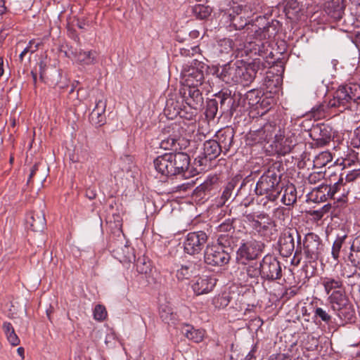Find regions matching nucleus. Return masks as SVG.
I'll list each match as a JSON object with an SVG mask.
<instances>
[{
    "instance_id": "nucleus-1",
    "label": "nucleus",
    "mask_w": 360,
    "mask_h": 360,
    "mask_svg": "<svg viewBox=\"0 0 360 360\" xmlns=\"http://www.w3.org/2000/svg\"><path fill=\"white\" fill-rule=\"evenodd\" d=\"M190 165V157L185 153H165L154 160L155 169L169 176L186 172Z\"/></svg>"
},
{
    "instance_id": "nucleus-2",
    "label": "nucleus",
    "mask_w": 360,
    "mask_h": 360,
    "mask_svg": "<svg viewBox=\"0 0 360 360\" xmlns=\"http://www.w3.org/2000/svg\"><path fill=\"white\" fill-rule=\"evenodd\" d=\"M281 191V175L274 167L268 169L257 182L256 194L264 195L270 201H275Z\"/></svg>"
},
{
    "instance_id": "nucleus-3",
    "label": "nucleus",
    "mask_w": 360,
    "mask_h": 360,
    "mask_svg": "<svg viewBox=\"0 0 360 360\" xmlns=\"http://www.w3.org/2000/svg\"><path fill=\"white\" fill-rule=\"evenodd\" d=\"M204 68L205 64L197 59H193L191 65H185L181 71L184 85L201 86L204 81Z\"/></svg>"
},
{
    "instance_id": "nucleus-4",
    "label": "nucleus",
    "mask_w": 360,
    "mask_h": 360,
    "mask_svg": "<svg viewBox=\"0 0 360 360\" xmlns=\"http://www.w3.org/2000/svg\"><path fill=\"white\" fill-rule=\"evenodd\" d=\"M238 83L243 85L251 84L256 77L257 72L264 68V65L259 58L254 59L251 63L243 60H237Z\"/></svg>"
},
{
    "instance_id": "nucleus-5",
    "label": "nucleus",
    "mask_w": 360,
    "mask_h": 360,
    "mask_svg": "<svg viewBox=\"0 0 360 360\" xmlns=\"http://www.w3.org/2000/svg\"><path fill=\"white\" fill-rule=\"evenodd\" d=\"M245 218L252 229L262 237H269L272 234V229L276 226L275 222L265 213L257 215L246 214Z\"/></svg>"
},
{
    "instance_id": "nucleus-6",
    "label": "nucleus",
    "mask_w": 360,
    "mask_h": 360,
    "mask_svg": "<svg viewBox=\"0 0 360 360\" xmlns=\"http://www.w3.org/2000/svg\"><path fill=\"white\" fill-rule=\"evenodd\" d=\"M235 274L238 280L245 285L257 284L261 276L260 265L257 262H240Z\"/></svg>"
},
{
    "instance_id": "nucleus-7",
    "label": "nucleus",
    "mask_w": 360,
    "mask_h": 360,
    "mask_svg": "<svg viewBox=\"0 0 360 360\" xmlns=\"http://www.w3.org/2000/svg\"><path fill=\"white\" fill-rule=\"evenodd\" d=\"M259 265L262 278L274 281L279 279L282 276L280 262L273 255L264 256Z\"/></svg>"
},
{
    "instance_id": "nucleus-8",
    "label": "nucleus",
    "mask_w": 360,
    "mask_h": 360,
    "mask_svg": "<svg viewBox=\"0 0 360 360\" xmlns=\"http://www.w3.org/2000/svg\"><path fill=\"white\" fill-rule=\"evenodd\" d=\"M322 250L320 238L314 233H307L303 240L302 252L307 262H311L318 259Z\"/></svg>"
},
{
    "instance_id": "nucleus-9",
    "label": "nucleus",
    "mask_w": 360,
    "mask_h": 360,
    "mask_svg": "<svg viewBox=\"0 0 360 360\" xmlns=\"http://www.w3.org/2000/svg\"><path fill=\"white\" fill-rule=\"evenodd\" d=\"M205 262L211 266H223L229 262L231 257L227 250L220 245H207L204 255Z\"/></svg>"
},
{
    "instance_id": "nucleus-10",
    "label": "nucleus",
    "mask_w": 360,
    "mask_h": 360,
    "mask_svg": "<svg viewBox=\"0 0 360 360\" xmlns=\"http://www.w3.org/2000/svg\"><path fill=\"white\" fill-rule=\"evenodd\" d=\"M295 237L297 238L298 245L301 244V237L296 229L288 228L281 235L278 240L280 254L283 257H289L295 249Z\"/></svg>"
},
{
    "instance_id": "nucleus-11",
    "label": "nucleus",
    "mask_w": 360,
    "mask_h": 360,
    "mask_svg": "<svg viewBox=\"0 0 360 360\" xmlns=\"http://www.w3.org/2000/svg\"><path fill=\"white\" fill-rule=\"evenodd\" d=\"M264 248L263 243L255 240L243 243L237 251V260L239 262L255 260L262 252Z\"/></svg>"
},
{
    "instance_id": "nucleus-12",
    "label": "nucleus",
    "mask_w": 360,
    "mask_h": 360,
    "mask_svg": "<svg viewBox=\"0 0 360 360\" xmlns=\"http://www.w3.org/2000/svg\"><path fill=\"white\" fill-rule=\"evenodd\" d=\"M276 126L272 123H266L262 128L250 131L246 136V143L255 145L268 142L275 134Z\"/></svg>"
},
{
    "instance_id": "nucleus-13",
    "label": "nucleus",
    "mask_w": 360,
    "mask_h": 360,
    "mask_svg": "<svg viewBox=\"0 0 360 360\" xmlns=\"http://www.w3.org/2000/svg\"><path fill=\"white\" fill-rule=\"evenodd\" d=\"M110 248L112 249L114 257L121 263L129 264L135 260L134 248L127 245L123 238H121L120 241L118 240L111 242Z\"/></svg>"
},
{
    "instance_id": "nucleus-14",
    "label": "nucleus",
    "mask_w": 360,
    "mask_h": 360,
    "mask_svg": "<svg viewBox=\"0 0 360 360\" xmlns=\"http://www.w3.org/2000/svg\"><path fill=\"white\" fill-rule=\"evenodd\" d=\"M207 236L204 231L191 232L184 242V250L190 255L198 253L207 242Z\"/></svg>"
},
{
    "instance_id": "nucleus-15",
    "label": "nucleus",
    "mask_w": 360,
    "mask_h": 360,
    "mask_svg": "<svg viewBox=\"0 0 360 360\" xmlns=\"http://www.w3.org/2000/svg\"><path fill=\"white\" fill-rule=\"evenodd\" d=\"M296 144L297 139L295 135L285 136L281 134H275L272 147L278 155H285L289 153Z\"/></svg>"
},
{
    "instance_id": "nucleus-16",
    "label": "nucleus",
    "mask_w": 360,
    "mask_h": 360,
    "mask_svg": "<svg viewBox=\"0 0 360 360\" xmlns=\"http://www.w3.org/2000/svg\"><path fill=\"white\" fill-rule=\"evenodd\" d=\"M186 103L193 108H197L202 103L203 98L198 86L184 85L181 90Z\"/></svg>"
},
{
    "instance_id": "nucleus-17",
    "label": "nucleus",
    "mask_w": 360,
    "mask_h": 360,
    "mask_svg": "<svg viewBox=\"0 0 360 360\" xmlns=\"http://www.w3.org/2000/svg\"><path fill=\"white\" fill-rule=\"evenodd\" d=\"M311 136L317 146H326L331 140V129L326 124H321L314 127Z\"/></svg>"
},
{
    "instance_id": "nucleus-18",
    "label": "nucleus",
    "mask_w": 360,
    "mask_h": 360,
    "mask_svg": "<svg viewBox=\"0 0 360 360\" xmlns=\"http://www.w3.org/2000/svg\"><path fill=\"white\" fill-rule=\"evenodd\" d=\"M345 0H330L324 4L323 9L335 21L342 18L345 8Z\"/></svg>"
},
{
    "instance_id": "nucleus-19",
    "label": "nucleus",
    "mask_w": 360,
    "mask_h": 360,
    "mask_svg": "<svg viewBox=\"0 0 360 360\" xmlns=\"http://www.w3.org/2000/svg\"><path fill=\"white\" fill-rule=\"evenodd\" d=\"M215 285V279L209 276H202L195 278L192 289L196 295H201L210 292Z\"/></svg>"
},
{
    "instance_id": "nucleus-20",
    "label": "nucleus",
    "mask_w": 360,
    "mask_h": 360,
    "mask_svg": "<svg viewBox=\"0 0 360 360\" xmlns=\"http://www.w3.org/2000/svg\"><path fill=\"white\" fill-rule=\"evenodd\" d=\"M219 78L228 84H236L238 83L239 74L238 73L237 60L229 63L221 68Z\"/></svg>"
},
{
    "instance_id": "nucleus-21",
    "label": "nucleus",
    "mask_w": 360,
    "mask_h": 360,
    "mask_svg": "<svg viewBox=\"0 0 360 360\" xmlns=\"http://www.w3.org/2000/svg\"><path fill=\"white\" fill-rule=\"evenodd\" d=\"M215 136L217 139V141L219 147L224 153H226L233 143L234 137L233 129L231 127L221 129L217 132Z\"/></svg>"
},
{
    "instance_id": "nucleus-22",
    "label": "nucleus",
    "mask_w": 360,
    "mask_h": 360,
    "mask_svg": "<svg viewBox=\"0 0 360 360\" xmlns=\"http://www.w3.org/2000/svg\"><path fill=\"white\" fill-rule=\"evenodd\" d=\"M27 224L34 232H40L46 226L45 214L43 210H34L27 218Z\"/></svg>"
},
{
    "instance_id": "nucleus-23",
    "label": "nucleus",
    "mask_w": 360,
    "mask_h": 360,
    "mask_svg": "<svg viewBox=\"0 0 360 360\" xmlns=\"http://www.w3.org/2000/svg\"><path fill=\"white\" fill-rule=\"evenodd\" d=\"M349 103L347 94L344 93L341 87H339L335 92L333 98L329 100L328 106L330 108H336L338 111L342 112L349 108Z\"/></svg>"
},
{
    "instance_id": "nucleus-24",
    "label": "nucleus",
    "mask_w": 360,
    "mask_h": 360,
    "mask_svg": "<svg viewBox=\"0 0 360 360\" xmlns=\"http://www.w3.org/2000/svg\"><path fill=\"white\" fill-rule=\"evenodd\" d=\"M159 315L162 321L168 325H175L179 319L176 312L169 303L160 304Z\"/></svg>"
},
{
    "instance_id": "nucleus-25",
    "label": "nucleus",
    "mask_w": 360,
    "mask_h": 360,
    "mask_svg": "<svg viewBox=\"0 0 360 360\" xmlns=\"http://www.w3.org/2000/svg\"><path fill=\"white\" fill-rule=\"evenodd\" d=\"M321 283L326 293L329 295L332 292L345 290L343 281L340 277H325Z\"/></svg>"
},
{
    "instance_id": "nucleus-26",
    "label": "nucleus",
    "mask_w": 360,
    "mask_h": 360,
    "mask_svg": "<svg viewBox=\"0 0 360 360\" xmlns=\"http://www.w3.org/2000/svg\"><path fill=\"white\" fill-rule=\"evenodd\" d=\"M328 302L332 309L335 311L337 309H340V307L344 306L345 304H347L349 300L346 295L345 290H341L337 292H332L328 296Z\"/></svg>"
},
{
    "instance_id": "nucleus-27",
    "label": "nucleus",
    "mask_w": 360,
    "mask_h": 360,
    "mask_svg": "<svg viewBox=\"0 0 360 360\" xmlns=\"http://www.w3.org/2000/svg\"><path fill=\"white\" fill-rule=\"evenodd\" d=\"M281 201L284 205L290 206L296 202L297 191L293 184H288L285 187L281 186Z\"/></svg>"
},
{
    "instance_id": "nucleus-28",
    "label": "nucleus",
    "mask_w": 360,
    "mask_h": 360,
    "mask_svg": "<svg viewBox=\"0 0 360 360\" xmlns=\"http://www.w3.org/2000/svg\"><path fill=\"white\" fill-rule=\"evenodd\" d=\"M203 150L205 157L210 160L218 157L220 153L223 151L217 143V141L212 139L206 141L204 143Z\"/></svg>"
},
{
    "instance_id": "nucleus-29",
    "label": "nucleus",
    "mask_w": 360,
    "mask_h": 360,
    "mask_svg": "<svg viewBox=\"0 0 360 360\" xmlns=\"http://www.w3.org/2000/svg\"><path fill=\"white\" fill-rule=\"evenodd\" d=\"M345 94H347L349 102L360 103V85L356 83H350L347 85L340 86Z\"/></svg>"
},
{
    "instance_id": "nucleus-30",
    "label": "nucleus",
    "mask_w": 360,
    "mask_h": 360,
    "mask_svg": "<svg viewBox=\"0 0 360 360\" xmlns=\"http://www.w3.org/2000/svg\"><path fill=\"white\" fill-rule=\"evenodd\" d=\"M97 52L96 51H79L75 53V58L82 65H93L96 63Z\"/></svg>"
},
{
    "instance_id": "nucleus-31",
    "label": "nucleus",
    "mask_w": 360,
    "mask_h": 360,
    "mask_svg": "<svg viewBox=\"0 0 360 360\" xmlns=\"http://www.w3.org/2000/svg\"><path fill=\"white\" fill-rule=\"evenodd\" d=\"M329 186L330 188V199L339 200L341 197L345 196L349 193L348 191H346L347 184L343 182L342 177H340L333 186Z\"/></svg>"
},
{
    "instance_id": "nucleus-32",
    "label": "nucleus",
    "mask_w": 360,
    "mask_h": 360,
    "mask_svg": "<svg viewBox=\"0 0 360 360\" xmlns=\"http://www.w3.org/2000/svg\"><path fill=\"white\" fill-rule=\"evenodd\" d=\"M335 311L338 316L345 322H351L354 319L355 311L350 301Z\"/></svg>"
},
{
    "instance_id": "nucleus-33",
    "label": "nucleus",
    "mask_w": 360,
    "mask_h": 360,
    "mask_svg": "<svg viewBox=\"0 0 360 360\" xmlns=\"http://www.w3.org/2000/svg\"><path fill=\"white\" fill-rule=\"evenodd\" d=\"M330 186L327 184H321L317 188L312 190L311 195L314 197V200L318 202L326 201L330 198Z\"/></svg>"
},
{
    "instance_id": "nucleus-34",
    "label": "nucleus",
    "mask_w": 360,
    "mask_h": 360,
    "mask_svg": "<svg viewBox=\"0 0 360 360\" xmlns=\"http://www.w3.org/2000/svg\"><path fill=\"white\" fill-rule=\"evenodd\" d=\"M182 333L188 340L195 342H200L203 340L204 331L195 329L192 326L186 325L182 328Z\"/></svg>"
},
{
    "instance_id": "nucleus-35",
    "label": "nucleus",
    "mask_w": 360,
    "mask_h": 360,
    "mask_svg": "<svg viewBox=\"0 0 360 360\" xmlns=\"http://www.w3.org/2000/svg\"><path fill=\"white\" fill-rule=\"evenodd\" d=\"M349 259L355 266L360 269V236L353 241Z\"/></svg>"
},
{
    "instance_id": "nucleus-36",
    "label": "nucleus",
    "mask_w": 360,
    "mask_h": 360,
    "mask_svg": "<svg viewBox=\"0 0 360 360\" xmlns=\"http://www.w3.org/2000/svg\"><path fill=\"white\" fill-rule=\"evenodd\" d=\"M180 141L176 136H169L161 141L160 147L165 150H177L181 148Z\"/></svg>"
},
{
    "instance_id": "nucleus-37",
    "label": "nucleus",
    "mask_w": 360,
    "mask_h": 360,
    "mask_svg": "<svg viewBox=\"0 0 360 360\" xmlns=\"http://www.w3.org/2000/svg\"><path fill=\"white\" fill-rule=\"evenodd\" d=\"M3 330L6 335L7 340L13 346H17L20 344V339L16 335L11 323L4 322L3 323Z\"/></svg>"
},
{
    "instance_id": "nucleus-38",
    "label": "nucleus",
    "mask_w": 360,
    "mask_h": 360,
    "mask_svg": "<svg viewBox=\"0 0 360 360\" xmlns=\"http://www.w3.org/2000/svg\"><path fill=\"white\" fill-rule=\"evenodd\" d=\"M195 269V264L192 263L182 265L181 268L176 271V276L179 281L188 279L193 276Z\"/></svg>"
},
{
    "instance_id": "nucleus-39",
    "label": "nucleus",
    "mask_w": 360,
    "mask_h": 360,
    "mask_svg": "<svg viewBox=\"0 0 360 360\" xmlns=\"http://www.w3.org/2000/svg\"><path fill=\"white\" fill-rule=\"evenodd\" d=\"M332 160L333 157L331 153L328 151H323L315 157L314 165L315 167L321 168L330 162Z\"/></svg>"
},
{
    "instance_id": "nucleus-40",
    "label": "nucleus",
    "mask_w": 360,
    "mask_h": 360,
    "mask_svg": "<svg viewBox=\"0 0 360 360\" xmlns=\"http://www.w3.org/2000/svg\"><path fill=\"white\" fill-rule=\"evenodd\" d=\"M193 12L198 18L203 20L210 15L212 9L210 6L198 4L193 7Z\"/></svg>"
},
{
    "instance_id": "nucleus-41",
    "label": "nucleus",
    "mask_w": 360,
    "mask_h": 360,
    "mask_svg": "<svg viewBox=\"0 0 360 360\" xmlns=\"http://www.w3.org/2000/svg\"><path fill=\"white\" fill-rule=\"evenodd\" d=\"M218 111V102L216 99H211L207 101L205 116L208 120H214Z\"/></svg>"
},
{
    "instance_id": "nucleus-42",
    "label": "nucleus",
    "mask_w": 360,
    "mask_h": 360,
    "mask_svg": "<svg viewBox=\"0 0 360 360\" xmlns=\"http://www.w3.org/2000/svg\"><path fill=\"white\" fill-rule=\"evenodd\" d=\"M214 245H220L222 247V249L229 248L232 249L235 244L233 239L228 233H221L218 236L217 243Z\"/></svg>"
},
{
    "instance_id": "nucleus-43",
    "label": "nucleus",
    "mask_w": 360,
    "mask_h": 360,
    "mask_svg": "<svg viewBox=\"0 0 360 360\" xmlns=\"http://www.w3.org/2000/svg\"><path fill=\"white\" fill-rule=\"evenodd\" d=\"M342 158L343 159L342 164L344 167L351 166L356 163L360 164V154L354 150H352L345 158L342 157Z\"/></svg>"
},
{
    "instance_id": "nucleus-44",
    "label": "nucleus",
    "mask_w": 360,
    "mask_h": 360,
    "mask_svg": "<svg viewBox=\"0 0 360 360\" xmlns=\"http://www.w3.org/2000/svg\"><path fill=\"white\" fill-rule=\"evenodd\" d=\"M229 302V297L225 294L219 295L212 299L213 305L218 309L226 307Z\"/></svg>"
},
{
    "instance_id": "nucleus-45",
    "label": "nucleus",
    "mask_w": 360,
    "mask_h": 360,
    "mask_svg": "<svg viewBox=\"0 0 360 360\" xmlns=\"http://www.w3.org/2000/svg\"><path fill=\"white\" fill-rule=\"evenodd\" d=\"M136 271L139 274H146L150 271V264L146 258H138L136 263Z\"/></svg>"
},
{
    "instance_id": "nucleus-46",
    "label": "nucleus",
    "mask_w": 360,
    "mask_h": 360,
    "mask_svg": "<svg viewBox=\"0 0 360 360\" xmlns=\"http://www.w3.org/2000/svg\"><path fill=\"white\" fill-rule=\"evenodd\" d=\"M314 317L319 319L326 324L331 323L332 316L329 314L328 311L321 307H316L314 309Z\"/></svg>"
},
{
    "instance_id": "nucleus-47",
    "label": "nucleus",
    "mask_w": 360,
    "mask_h": 360,
    "mask_svg": "<svg viewBox=\"0 0 360 360\" xmlns=\"http://www.w3.org/2000/svg\"><path fill=\"white\" fill-rule=\"evenodd\" d=\"M108 313L105 307L101 304L96 305L94 309V318L98 321H104L107 317Z\"/></svg>"
},
{
    "instance_id": "nucleus-48",
    "label": "nucleus",
    "mask_w": 360,
    "mask_h": 360,
    "mask_svg": "<svg viewBox=\"0 0 360 360\" xmlns=\"http://www.w3.org/2000/svg\"><path fill=\"white\" fill-rule=\"evenodd\" d=\"M105 112L92 111L90 115L91 120L94 124L101 127L105 123Z\"/></svg>"
},
{
    "instance_id": "nucleus-49",
    "label": "nucleus",
    "mask_w": 360,
    "mask_h": 360,
    "mask_svg": "<svg viewBox=\"0 0 360 360\" xmlns=\"http://www.w3.org/2000/svg\"><path fill=\"white\" fill-rule=\"evenodd\" d=\"M259 45L257 44L255 42L252 41H246L244 43L243 49L246 55H248L249 53H252L254 51L255 54H257L259 52Z\"/></svg>"
},
{
    "instance_id": "nucleus-50",
    "label": "nucleus",
    "mask_w": 360,
    "mask_h": 360,
    "mask_svg": "<svg viewBox=\"0 0 360 360\" xmlns=\"http://www.w3.org/2000/svg\"><path fill=\"white\" fill-rule=\"evenodd\" d=\"M76 155V158H75V155H73L71 159L74 162H82L87 160L89 158L88 151L82 148L77 150Z\"/></svg>"
},
{
    "instance_id": "nucleus-51",
    "label": "nucleus",
    "mask_w": 360,
    "mask_h": 360,
    "mask_svg": "<svg viewBox=\"0 0 360 360\" xmlns=\"http://www.w3.org/2000/svg\"><path fill=\"white\" fill-rule=\"evenodd\" d=\"M345 236L342 237V238H337L333 245V248H332V255H333V257L337 259L338 257H339V253H340V249H341V247H342V245L343 243V240H344V238H345Z\"/></svg>"
},
{
    "instance_id": "nucleus-52",
    "label": "nucleus",
    "mask_w": 360,
    "mask_h": 360,
    "mask_svg": "<svg viewBox=\"0 0 360 360\" xmlns=\"http://www.w3.org/2000/svg\"><path fill=\"white\" fill-rule=\"evenodd\" d=\"M107 105V99L102 95L101 98L98 99L96 106L93 111H98L100 112H105Z\"/></svg>"
},
{
    "instance_id": "nucleus-53",
    "label": "nucleus",
    "mask_w": 360,
    "mask_h": 360,
    "mask_svg": "<svg viewBox=\"0 0 360 360\" xmlns=\"http://www.w3.org/2000/svg\"><path fill=\"white\" fill-rule=\"evenodd\" d=\"M212 184H213L212 179H207L204 183H202L200 186H198L195 188V191H197V193L205 192L207 191H209L211 189Z\"/></svg>"
},
{
    "instance_id": "nucleus-54",
    "label": "nucleus",
    "mask_w": 360,
    "mask_h": 360,
    "mask_svg": "<svg viewBox=\"0 0 360 360\" xmlns=\"http://www.w3.org/2000/svg\"><path fill=\"white\" fill-rule=\"evenodd\" d=\"M230 96L231 91H229V90L221 91L216 94V96L219 99L221 106H223L225 104L226 101L228 98H230Z\"/></svg>"
},
{
    "instance_id": "nucleus-55",
    "label": "nucleus",
    "mask_w": 360,
    "mask_h": 360,
    "mask_svg": "<svg viewBox=\"0 0 360 360\" xmlns=\"http://www.w3.org/2000/svg\"><path fill=\"white\" fill-rule=\"evenodd\" d=\"M38 47H39V44H37L35 45L34 50H30V46H27L26 48H25L24 50L20 53V56H19L20 62L22 63L23 62L24 57L27 53H30V56H31V54H32L34 52H35L38 49ZM28 58H29V60H30V56H29Z\"/></svg>"
},
{
    "instance_id": "nucleus-56",
    "label": "nucleus",
    "mask_w": 360,
    "mask_h": 360,
    "mask_svg": "<svg viewBox=\"0 0 360 360\" xmlns=\"http://www.w3.org/2000/svg\"><path fill=\"white\" fill-rule=\"evenodd\" d=\"M323 178V174L322 172H313L308 176V181L310 184H314L320 181Z\"/></svg>"
},
{
    "instance_id": "nucleus-57",
    "label": "nucleus",
    "mask_w": 360,
    "mask_h": 360,
    "mask_svg": "<svg viewBox=\"0 0 360 360\" xmlns=\"http://www.w3.org/2000/svg\"><path fill=\"white\" fill-rule=\"evenodd\" d=\"M233 229L232 223L228 220L225 222H223L218 226V232L224 233L226 232H230Z\"/></svg>"
},
{
    "instance_id": "nucleus-58",
    "label": "nucleus",
    "mask_w": 360,
    "mask_h": 360,
    "mask_svg": "<svg viewBox=\"0 0 360 360\" xmlns=\"http://www.w3.org/2000/svg\"><path fill=\"white\" fill-rule=\"evenodd\" d=\"M233 188H234L233 184L229 183L223 191L221 198L225 200H228L231 196V193H232V191L233 190Z\"/></svg>"
},
{
    "instance_id": "nucleus-59",
    "label": "nucleus",
    "mask_w": 360,
    "mask_h": 360,
    "mask_svg": "<svg viewBox=\"0 0 360 360\" xmlns=\"http://www.w3.org/2000/svg\"><path fill=\"white\" fill-rule=\"evenodd\" d=\"M358 176H360V169H354L352 172L346 176V181L351 182L354 181Z\"/></svg>"
},
{
    "instance_id": "nucleus-60",
    "label": "nucleus",
    "mask_w": 360,
    "mask_h": 360,
    "mask_svg": "<svg viewBox=\"0 0 360 360\" xmlns=\"http://www.w3.org/2000/svg\"><path fill=\"white\" fill-rule=\"evenodd\" d=\"M351 146L355 148H360V137H359V132L355 130L354 136L352 139Z\"/></svg>"
},
{
    "instance_id": "nucleus-61",
    "label": "nucleus",
    "mask_w": 360,
    "mask_h": 360,
    "mask_svg": "<svg viewBox=\"0 0 360 360\" xmlns=\"http://www.w3.org/2000/svg\"><path fill=\"white\" fill-rule=\"evenodd\" d=\"M40 165L39 164H35L30 170V174L29 175L27 183H30L32 181V179L34 175L39 172Z\"/></svg>"
},
{
    "instance_id": "nucleus-62",
    "label": "nucleus",
    "mask_w": 360,
    "mask_h": 360,
    "mask_svg": "<svg viewBox=\"0 0 360 360\" xmlns=\"http://www.w3.org/2000/svg\"><path fill=\"white\" fill-rule=\"evenodd\" d=\"M195 183L192 181L191 182H188L186 184H181L178 186L179 191H186L188 190H191L194 187Z\"/></svg>"
},
{
    "instance_id": "nucleus-63",
    "label": "nucleus",
    "mask_w": 360,
    "mask_h": 360,
    "mask_svg": "<svg viewBox=\"0 0 360 360\" xmlns=\"http://www.w3.org/2000/svg\"><path fill=\"white\" fill-rule=\"evenodd\" d=\"M39 65L40 78L42 79H43L44 73L45 70H46V63L44 61H40L39 63Z\"/></svg>"
},
{
    "instance_id": "nucleus-64",
    "label": "nucleus",
    "mask_w": 360,
    "mask_h": 360,
    "mask_svg": "<svg viewBox=\"0 0 360 360\" xmlns=\"http://www.w3.org/2000/svg\"><path fill=\"white\" fill-rule=\"evenodd\" d=\"M222 44H224L226 46H227V48H226V53H229L231 50V49H232V41H231L224 39L221 42V46Z\"/></svg>"
}]
</instances>
